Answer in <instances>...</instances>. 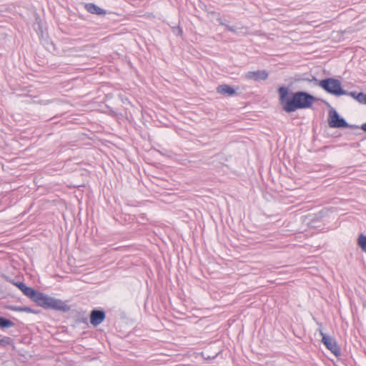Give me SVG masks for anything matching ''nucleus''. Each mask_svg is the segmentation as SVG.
<instances>
[{
  "instance_id": "nucleus-1",
  "label": "nucleus",
  "mask_w": 366,
  "mask_h": 366,
  "mask_svg": "<svg viewBox=\"0 0 366 366\" xmlns=\"http://www.w3.org/2000/svg\"><path fill=\"white\" fill-rule=\"evenodd\" d=\"M16 286L24 293V295L32 300L37 305L46 308L66 312L69 310L68 306L64 301L56 299L42 292L36 291L31 287H27L24 283L16 282Z\"/></svg>"
},
{
  "instance_id": "nucleus-2",
  "label": "nucleus",
  "mask_w": 366,
  "mask_h": 366,
  "mask_svg": "<svg viewBox=\"0 0 366 366\" xmlns=\"http://www.w3.org/2000/svg\"><path fill=\"white\" fill-rule=\"evenodd\" d=\"M288 89L281 86L278 89L280 100L283 104V109L287 112H293L299 109H306L312 107L315 97L304 92H297L293 94L291 99L287 98Z\"/></svg>"
},
{
  "instance_id": "nucleus-3",
  "label": "nucleus",
  "mask_w": 366,
  "mask_h": 366,
  "mask_svg": "<svg viewBox=\"0 0 366 366\" xmlns=\"http://www.w3.org/2000/svg\"><path fill=\"white\" fill-rule=\"evenodd\" d=\"M319 85L327 92L335 96L347 94V92L342 89L341 82L334 78L322 79L320 81Z\"/></svg>"
},
{
  "instance_id": "nucleus-4",
  "label": "nucleus",
  "mask_w": 366,
  "mask_h": 366,
  "mask_svg": "<svg viewBox=\"0 0 366 366\" xmlns=\"http://www.w3.org/2000/svg\"><path fill=\"white\" fill-rule=\"evenodd\" d=\"M328 124L332 128H347L349 127L348 123L340 117L337 111L331 108L329 111Z\"/></svg>"
},
{
  "instance_id": "nucleus-5",
  "label": "nucleus",
  "mask_w": 366,
  "mask_h": 366,
  "mask_svg": "<svg viewBox=\"0 0 366 366\" xmlns=\"http://www.w3.org/2000/svg\"><path fill=\"white\" fill-rule=\"evenodd\" d=\"M320 334L322 336V342L330 350L336 357L340 355V349L337 344V342L331 337L325 335L322 330L320 331Z\"/></svg>"
},
{
  "instance_id": "nucleus-6",
  "label": "nucleus",
  "mask_w": 366,
  "mask_h": 366,
  "mask_svg": "<svg viewBox=\"0 0 366 366\" xmlns=\"http://www.w3.org/2000/svg\"><path fill=\"white\" fill-rule=\"evenodd\" d=\"M268 76L269 74L266 70H257L253 71H247L244 74V78L247 80L259 81L266 80L268 78Z\"/></svg>"
},
{
  "instance_id": "nucleus-7",
  "label": "nucleus",
  "mask_w": 366,
  "mask_h": 366,
  "mask_svg": "<svg viewBox=\"0 0 366 366\" xmlns=\"http://www.w3.org/2000/svg\"><path fill=\"white\" fill-rule=\"evenodd\" d=\"M105 319V312L100 310H94L90 315V322L93 326L100 325Z\"/></svg>"
},
{
  "instance_id": "nucleus-8",
  "label": "nucleus",
  "mask_w": 366,
  "mask_h": 366,
  "mask_svg": "<svg viewBox=\"0 0 366 366\" xmlns=\"http://www.w3.org/2000/svg\"><path fill=\"white\" fill-rule=\"evenodd\" d=\"M85 8L86 11L91 14H97L99 16L105 15L107 14V11L104 9L99 7L94 4H86Z\"/></svg>"
},
{
  "instance_id": "nucleus-9",
  "label": "nucleus",
  "mask_w": 366,
  "mask_h": 366,
  "mask_svg": "<svg viewBox=\"0 0 366 366\" xmlns=\"http://www.w3.org/2000/svg\"><path fill=\"white\" fill-rule=\"evenodd\" d=\"M217 92L222 94H228V95H233L235 93V90L232 87H231L227 84H223V85L219 86L217 88Z\"/></svg>"
},
{
  "instance_id": "nucleus-10",
  "label": "nucleus",
  "mask_w": 366,
  "mask_h": 366,
  "mask_svg": "<svg viewBox=\"0 0 366 366\" xmlns=\"http://www.w3.org/2000/svg\"><path fill=\"white\" fill-rule=\"evenodd\" d=\"M14 322L4 317H0V328H9L14 326Z\"/></svg>"
},
{
  "instance_id": "nucleus-11",
  "label": "nucleus",
  "mask_w": 366,
  "mask_h": 366,
  "mask_svg": "<svg viewBox=\"0 0 366 366\" xmlns=\"http://www.w3.org/2000/svg\"><path fill=\"white\" fill-rule=\"evenodd\" d=\"M358 245L362 249V250L366 252V236L364 234H360L358 238Z\"/></svg>"
},
{
  "instance_id": "nucleus-12",
  "label": "nucleus",
  "mask_w": 366,
  "mask_h": 366,
  "mask_svg": "<svg viewBox=\"0 0 366 366\" xmlns=\"http://www.w3.org/2000/svg\"><path fill=\"white\" fill-rule=\"evenodd\" d=\"M355 99L361 104H366V94L362 92L357 94V97H355Z\"/></svg>"
},
{
  "instance_id": "nucleus-13",
  "label": "nucleus",
  "mask_w": 366,
  "mask_h": 366,
  "mask_svg": "<svg viewBox=\"0 0 366 366\" xmlns=\"http://www.w3.org/2000/svg\"><path fill=\"white\" fill-rule=\"evenodd\" d=\"M217 21H218V22L219 23V24H221V25H222V26H225V28H226L228 31H232V32H233V33H236V32H237V31H236V30H235V29H234V27L230 26L229 25L226 24L222 21V19L221 18H218V19H217Z\"/></svg>"
},
{
  "instance_id": "nucleus-14",
  "label": "nucleus",
  "mask_w": 366,
  "mask_h": 366,
  "mask_svg": "<svg viewBox=\"0 0 366 366\" xmlns=\"http://www.w3.org/2000/svg\"><path fill=\"white\" fill-rule=\"evenodd\" d=\"M357 94L355 92H347V95H350L352 97H353L354 99H355V97H357Z\"/></svg>"
},
{
  "instance_id": "nucleus-15",
  "label": "nucleus",
  "mask_w": 366,
  "mask_h": 366,
  "mask_svg": "<svg viewBox=\"0 0 366 366\" xmlns=\"http://www.w3.org/2000/svg\"><path fill=\"white\" fill-rule=\"evenodd\" d=\"M16 310L17 311H29V308L27 307H19L18 309H16Z\"/></svg>"
},
{
  "instance_id": "nucleus-16",
  "label": "nucleus",
  "mask_w": 366,
  "mask_h": 366,
  "mask_svg": "<svg viewBox=\"0 0 366 366\" xmlns=\"http://www.w3.org/2000/svg\"><path fill=\"white\" fill-rule=\"evenodd\" d=\"M361 129H362L363 131L366 132V123H365V124H362V126H361Z\"/></svg>"
}]
</instances>
